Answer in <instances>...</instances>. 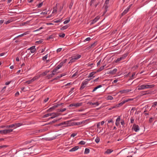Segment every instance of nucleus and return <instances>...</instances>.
<instances>
[{
    "label": "nucleus",
    "mask_w": 157,
    "mask_h": 157,
    "mask_svg": "<svg viewBox=\"0 0 157 157\" xmlns=\"http://www.w3.org/2000/svg\"><path fill=\"white\" fill-rule=\"evenodd\" d=\"M3 127H5L6 128H10L13 127H14V124H12L10 125H6V126H4Z\"/></svg>",
    "instance_id": "nucleus-19"
},
{
    "label": "nucleus",
    "mask_w": 157,
    "mask_h": 157,
    "mask_svg": "<svg viewBox=\"0 0 157 157\" xmlns=\"http://www.w3.org/2000/svg\"><path fill=\"white\" fill-rule=\"evenodd\" d=\"M78 75V72H76L75 73L72 75V78H73V77H75V76L76 75Z\"/></svg>",
    "instance_id": "nucleus-62"
},
{
    "label": "nucleus",
    "mask_w": 157,
    "mask_h": 157,
    "mask_svg": "<svg viewBox=\"0 0 157 157\" xmlns=\"http://www.w3.org/2000/svg\"><path fill=\"white\" fill-rule=\"evenodd\" d=\"M63 6H64V4L62 6H61L60 7L59 9V10L60 12L61 11V10H62V9L63 7Z\"/></svg>",
    "instance_id": "nucleus-60"
},
{
    "label": "nucleus",
    "mask_w": 157,
    "mask_h": 157,
    "mask_svg": "<svg viewBox=\"0 0 157 157\" xmlns=\"http://www.w3.org/2000/svg\"><path fill=\"white\" fill-rule=\"evenodd\" d=\"M113 99V97L111 96L108 95L107 97V99H108V100H112Z\"/></svg>",
    "instance_id": "nucleus-38"
},
{
    "label": "nucleus",
    "mask_w": 157,
    "mask_h": 157,
    "mask_svg": "<svg viewBox=\"0 0 157 157\" xmlns=\"http://www.w3.org/2000/svg\"><path fill=\"white\" fill-rule=\"evenodd\" d=\"M49 72V71H46L43 73H41L40 75V77L44 76L46 75Z\"/></svg>",
    "instance_id": "nucleus-9"
},
{
    "label": "nucleus",
    "mask_w": 157,
    "mask_h": 157,
    "mask_svg": "<svg viewBox=\"0 0 157 157\" xmlns=\"http://www.w3.org/2000/svg\"><path fill=\"white\" fill-rule=\"evenodd\" d=\"M128 56V54L125 53L124 54L123 56H122L121 57H122L123 58V59H124L126 57Z\"/></svg>",
    "instance_id": "nucleus-53"
},
{
    "label": "nucleus",
    "mask_w": 157,
    "mask_h": 157,
    "mask_svg": "<svg viewBox=\"0 0 157 157\" xmlns=\"http://www.w3.org/2000/svg\"><path fill=\"white\" fill-rule=\"evenodd\" d=\"M129 11V10L127 8L122 13L121 16H123L125 15Z\"/></svg>",
    "instance_id": "nucleus-22"
},
{
    "label": "nucleus",
    "mask_w": 157,
    "mask_h": 157,
    "mask_svg": "<svg viewBox=\"0 0 157 157\" xmlns=\"http://www.w3.org/2000/svg\"><path fill=\"white\" fill-rule=\"evenodd\" d=\"M155 86V85H146V89L147 88H152Z\"/></svg>",
    "instance_id": "nucleus-21"
},
{
    "label": "nucleus",
    "mask_w": 157,
    "mask_h": 157,
    "mask_svg": "<svg viewBox=\"0 0 157 157\" xmlns=\"http://www.w3.org/2000/svg\"><path fill=\"white\" fill-rule=\"evenodd\" d=\"M123 59V58L121 57L119 58H118L115 61V62L116 63H118V62Z\"/></svg>",
    "instance_id": "nucleus-27"
},
{
    "label": "nucleus",
    "mask_w": 157,
    "mask_h": 157,
    "mask_svg": "<svg viewBox=\"0 0 157 157\" xmlns=\"http://www.w3.org/2000/svg\"><path fill=\"white\" fill-rule=\"evenodd\" d=\"M63 104V103H61L60 104H56L50 108L48 109L47 110V111L48 112H51L52 111V110L54 109L55 108L57 107L58 106L62 105Z\"/></svg>",
    "instance_id": "nucleus-1"
},
{
    "label": "nucleus",
    "mask_w": 157,
    "mask_h": 157,
    "mask_svg": "<svg viewBox=\"0 0 157 157\" xmlns=\"http://www.w3.org/2000/svg\"><path fill=\"white\" fill-rule=\"evenodd\" d=\"M121 125H124V120L122 119L121 120Z\"/></svg>",
    "instance_id": "nucleus-64"
},
{
    "label": "nucleus",
    "mask_w": 157,
    "mask_h": 157,
    "mask_svg": "<svg viewBox=\"0 0 157 157\" xmlns=\"http://www.w3.org/2000/svg\"><path fill=\"white\" fill-rule=\"evenodd\" d=\"M152 92L150 91H142L141 92L140 94L141 95H145L148 94H151Z\"/></svg>",
    "instance_id": "nucleus-4"
},
{
    "label": "nucleus",
    "mask_w": 157,
    "mask_h": 157,
    "mask_svg": "<svg viewBox=\"0 0 157 157\" xmlns=\"http://www.w3.org/2000/svg\"><path fill=\"white\" fill-rule=\"evenodd\" d=\"M63 63H60L57 66V68H59V69L63 66Z\"/></svg>",
    "instance_id": "nucleus-39"
},
{
    "label": "nucleus",
    "mask_w": 157,
    "mask_h": 157,
    "mask_svg": "<svg viewBox=\"0 0 157 157\" xmlns=\"http://www.w3.org/2000/svg\"><path fill=\"white\" fill-rule=\"evenodd\" d=\"M105 66V65H104L103 66H101V67L98 69L96 72H100L102 70L104 69V67Z\"/></svg>",
    "instance_id": "nucleus-23"
},
{
    "label": "nucleus",
    "mask_w": 157,
    "mask_h": 157,
    "mask_svg": "<svg viewBox=\"0 0 157 157\" xmlns=\"http://www.w3.org/2000/svg\"><path fill=\"white\" fill-rule=\"evenodd\" d=\"M85 87V85L83 83H82L81 86L80 88V90H83Z\"/></svg>",
    "instance_id": "nucleus-35"
},
{
    "label": "nucleus",
    "mask_w": 157,
    "mask_h": 157,
    "mask_svg": "<svg viewBox=\"0 0 157 157\" xmlns=\"http://www.w3.org/2000/svg\"><path fill=\"white\" fill-rule=\"evenodd\" d=\"M131 123L132 124L134 122V118L133 117H132L130 119Z\"/></svg>",
    "instance_id": "nucleus-48"
},
{
    "label": "nucleus",
    "mask_w": 157,
    "mask_h": 157,
    "mask_svg": "<svg viewBox=\"0 0 157 157\" xmlns=\"http://www.w3.org/2000/svg\"><path fill=\"white\" fill-rule=\"evenodd\" d=\"M47 14V11H45V12H42L40 13V14L41 15H46Z\"/></svg>",
    "instance_id": "nucleus-58"
},
{
    "label": "nucleus",
    "mask_w": 157,
    "mask_h": 157,
    "mask_svg": "<svg viewBox=\"0 0 157 157\" xmlns=\"http://www.w3.org/2000/svg\"><path fill=\"white\" fill-rule=\"evenodd\" d=\"M97 44V42H95L93 43L90 46H89L88 47L89 48H94Z\"/></svg>",
    "instance_id": "nucleus-13"
},
{
    "label": "nucleus",
    "mask_w": 157,
    "mask_h": 157,
    "mask_svg": "<svg viewBox=\"0 0 157 157\" xmlns=\"http://www.w3.org/2000/svg\"><path fill=\"white\" fill-rule=\"evenodd\" d=\"M70 21V18H69V19L65 21L63 23L64 24H66L68 23Z\"/></svg>",
    "instance_id": "nucleus-44"
},
{
    "label": "nucleus",
    "mask_w": 157,
    "mask_h": 157,
    "mask_svg": "<svg viewBox=\"0 0 157 157\" xmlns=\"http://www.w3.org/2000/svg\"><path fill=\"white\" fill-rule=\"evenodd\" d=\"M43 28L42 27H40V28H39V29H38L35 30L33 31V32H36V31H39L40 30V29H43Z\"/></svg>",
    "instance_id": "nucleus-51"
},
{
    "label": "nucleus",
    "mask_w": 157,
    "mask_h": 157,
    "mask_svg": "<svg viewBox=\"0 0 157 157\" xmlns=\"http://www.w3.org/2000/svg\"><path fill=\"white\" fill-rule=\"evenodd\" d=\"M99 3H100L99 1H98V2H96L95 4L94 5L95 7H96L98 6V5L99 4Z\"/></svg>",
    "instance_id": "nucleus-52"
},
{
    "label": "nucleus",
    "mask_w": 157,
    "mask_h": 157,
    "mask_svg": "<svg viewBox=\"0 0 157 157\" xmlns=\"http://www.w3.org/2000/svg\"><path fill=\"white\" fill-rule=\"evenodd\" d=\"M14 127L16 128L17 127H19L22 125V124L20 123H17L14 124Z\"/></svg>",
    "instance_id": "nucleus-17"
},
{
    "label": "nucleus",
    "mask_w": 157,
    "mask_h": 157,
    "mask_svg": "<svg viewBox=\"0 0 157 157\" xmlns=\"http://www.w3.org/2000/svg\"><path fill=\"white\" fill-rule=\"evenodd\" d=\"M92 105L98 106L99 105V103L98 102L94 103H92Z\"/></svg>",
    "instance_id": "nucleus-63"
},
{
    "label": "nucleus",
    "mask_w": 157,
    "mask_h": 157,
    "mask_svg": "<svg viewBox=\"0 0 157 157\" xmlns=\"http://www.w3.org/2000/svg\"><path fill=\"white\" fill-rule=\"evenodd\" d=\"M65 36V34L64 33L62 34H59V36L63 38Z\"/></svg>",
    "instance_id": "nucleus-45"
},
{
    "label": "nucleus",
    "mask_w": 157,
    "mask_h": 157,
    "mask_svg": "<svg viewBox=\"0 0 157 157\" xmlns=\"http://www.w3.org/2000/svg\"><path fill=\"white\" fill-rule=\"evenodd\" d=\"M153 118L152 117H151L150 118L149 120V123H151L153 121Z\"/></svg>",
    "instance_id": "nucleus-49"
},
{
    "label": "nucleus",
    "mask_w": 157,
    "mask_h": 157,
    "mask_svg": "<svg viewBox=\"0 0 157 157\" xmlns=\"http://www.w3.org/2000/svg\"><path fill=\"white\" fill-rule=\"evenodd\" d=\"M48 128H44V129H41L40 130H39V131H41V132H44V131H47L48 130Z\"/></svg>",
    "instance_id": "nucleus-54"
},
{
    "label": "nucleus",
    "mask_w": 157,
    "mask_h": 157,
    "mask_svg": "<svg viewBox=\"0 0 157 157\" xmlns=\"http://www.w3.org/2000/svg\"><path fill=\"white\" fill-rule=\"evenodd\" d=\"M96 0H91L90 3V6H92L94 4V3L96 1Z\"/></svg>",
    "instance_id": "nucleus-34"
},
{
    "label": "nucleus",
    "mask_w": 157,
    "mask_h": 157,
    "mask_svg": "<svg viewBox=\"0 0 157 157\" xmlns=\"http://www.w3.org/2000/svg\"><path fill=\"white\" fill-rule=\"evenodd\" d=\"M43 2H42L41 3H40L38 5H37V6L38 8H39L41 7L43 5Z\"/></svg>",
    "instance_id": "nucleus-42"
},
{
    "label": "nucleus",
    "mask_w": 157,
    "mask_h": 157,
    "mask_svg": "<svg viewBox=\"0 0 157 157\" xmlns=\"http://www.w3.org/2000/svg\"><path fill=\"white\" fill-rule=\"evenodd\" d=\"M62 18L60 19H59L58 20H57L55 21V22L57 23H58L59 22H60L62 21Z\"/></svg>",
    "instance_id": "nucleus-56"
},
{
    "label": "nucleus",
    "mask_w": 157,
    "mask_h": 157,
    "mask_svg": "<svg viewBox=\"0 0 157 157\" xmlns=\"http://www.w3.org/2000/svg\"><path fill=\"white\" fill-rule=\"evenodd\" d=\"M43 42V40L41 39V40H40L38 41H36V43L37 44H40L41 43H42V42Z\"/></svg>",
    "instance_id": "nucleus-40"
},
{
    "label": "nucleus",
    "mask_w": 157,
    "mask_h": 157,
    "mask_svg": "<svg viewBox=\"0 0 157 157\" xmlns=\"http://www.w3.org/2000/svg\"><path fill=\"white\" fill-rule=\"evenodd\" d=\"M62 49V48H60L58 49L57 50V52H61V51Z\"/></svg>",
    "instance_id": "nucleus-59"
},
{
    "label": "nucleus",
    "mask_w": 157,
    "mask_h": 157,
    "mask_svg": "<svg viewBox=\"0 0 157 157\" xmlns=\"http://www.w3.org/2000/svg\"><path fill=\"white\" fill-rule=\"evenodd\" d=\"M132 128L136 132L138 131L140 129L139 126L137 125H136L135 124H133Z\"/></svg>",
    "instance_id": "nucleus-3"
},
{
    "label": "nucleus",
    "mask_w": 157,
    "mask_h": 157,
    "mask_svg": "<svg viewBox=\"0 0 157 157\" xmlns=\"http://www.w3.org/2000/svg\"><path fill=\"white\" fill-rule=\"evenodd\" d=\"M73 2L71 1V2L70 3V4L69 6V8L70 9H71V8L73 6Z\"/></svg>",
    "instance_id": "nucleus-36"
},
{
    "label": "nucleus",
    "mask_w": 157,
    "mask_h": 157,
    "mask_svg": "<svg viewBox=\"0 0 157 157\" xmlns=\"http://www.w3.org/2000/svg\"><path fill=\"white\" fill-rule=\"evenodd\" d=\"M131 90H120L119 91V92H120L121 94H123V93H127L130 91Z\"/></svg>",
    "instance_id": "nucleus-12"
},
{
    "label": "nucleus",
    "mask_w": 157,
    "mask_h": 157,
    "mask_svg": "<svg viewBox=\"0 0 157 157\" xmlns=\"http://www.w3.org/2000/svg\"><path fill=\"white\" fill-rule=\"evenodd\" d=\"M86 143V142L83 141H81L79 142L78 143L79 144L81 145H84Z\"/></svg>",
    "instance_id": "nucleus-41"
},
{
    "label": "nucleus",
    "mask_w": 157,
    "mask_h": 157,
    "mask_svg": "<svg viewBox=\"0 0 157 157\" xmlns=\"http://www.w3.org/2000/svg\"><path fill=\"white\" fill-rule=\"evenodd\" d=\"M103 6L105 7V11L104 13V14L107 11L108 6L107 5L105 4H104Z\"/></svg>",
    "instance_id": "nucleus-20"
},
{
    "label": "nucleus",
    "mask_w": 157,
    "mask_h": 157,
    "mask_svg": "<svg viewBox=\"0 0 157 157\" xmlns=\"http://www.w3.org/2000/svg\"><path fill=\"white\" fill-rule=\"evenodd\" d=\"M96 73V71H93L90 73L88 76V77L90 78L93 76V78H94L95 77V76H93V75H95Z\"/></svg>",
    "instance_id": "nucleus-11"
},
{
    "label": "nucleus",
    "mask_w": 157,
    "mask_h": 157,
    "mask_svg": "<svg viewBox=\"0 0 157 157\" xmlns=\"http://www.w3.org/2000/svg\"><path fill=\"white\" fill-rule=\"evenodd\" d=\"M34 81V78H33L32 79L29 80L25 82V83H27V84H31L32 82Z\"/></svg>",
    "instance_id": "nucleus-15"
},
{
    "label": "nucleus",
    "mask_w": 157,
    "mask_h": 157,
    "mask_svg": "<svg viewBox=\"0 0 157 157\" xmlns=\"http://www.w3.org/2000/svg\"><path fill=\"white\" fill-rule=\"evenodd\" d=\"M66 110V108H63V109H57V112H63L65 111Z\"/></svg>",
    "instance_id": "nucleus-25"
},
{
    "label": "nucleus",
    "mask_w": 157,
    "mask_h": 157,
    "mask_svg": "<svg viewBox=\"0 0 157 157\" xmlns=\"http://www.w3.org/2000/svg\"><path fill=\"white\" fill-rule=\"evenodd\" d=\"M146 89V85H142L140 86H139V87L138 88V90H143Z\"/></svg>",
    "instance_id": "nucleus-6"
},
{
    "label": "nucleus",
    "mask_w": 157,
    "mask_h": 157,
    "mask_svg": "<svg viewBox=\"0 0 157 157\" xmlns=\"http://www.w3.org/2000/svg\"><path fill=\"white\" fill-rule=\"evenodd\" d=\"M113 151L111 150L110 149H108L105 152V153L107 154H109L110 153Z\"/></svg>",
    "instance_id": "nucleus-32"
},
{
    "label": "nucleus",
    "mask_w": 157,
    "mask_h": 157,
    "mask_svg": "<svg viewBox=\"0 0 157 157\" xmlns=\"http://www.w3.org/2000/svg\"><path fill=\"white\" fill-rule=\"evenodd\" d=\"M47 57H48L47 55L43 57V58H42L43 60H46L47 59Z\"/></svg>",
    "instance_id": "nucleus-57"
},
{
    "label": "nucleus",
    "mask_w": 157,
    "mask_h": 157,
    "mask_svg": "<svg viewBox=\"0 0 157 157\" xmlns=\"http://www.w3.org/2000/svg\"><path fill=\"white\" fill-rule=\"evenodd\" d=\"M63 122L65 123L63 124L64 126H62L63 127H64L67 126H68V124H69V121H64Z\"/></svg>",
    "instance_id": "nucleus-28"
},
{
    "label": "nucleus",
    "mask_w": 157,
    "mask_h": 157,
    "mask_svg": "<svg viewBox=\"0 0 157 157\" xmlns=\"http://www.w3.org/2000/svg\"><path fill=\"white\" fill-rule=\"evenodd\" d=\"M125 103V102L124 100L121 103L117 104L115 106H114L113 108H117L122 106Z\"/></svg>",
    "instance_id": "nucleus-5"
},
{
    "label": "nucleus",
    "mask_w": 157,
    "mask_h": 157,
    "mask_svg": "<svg viewBox=\"0 0 157 157\" xmlns=\"http://www.w3.org/2000/svg\"><path fill=\"white\" fill-rule=\"evenodd\" d=\"M90 152V149L88 148H86L85 149L84 154H87L89 153Z\"/></svg>",
    "instance_id": "nucleus-30"
},
{
    "label": "nucleus",
    "mask_w": 157,
    "mask_h": 157,
    "mask_svg": "<svg viewBox=\"0 0 157 157\" xmlns=\"http://www.w3.org/2000/svg\"><path fill=\"white\" fill-rule=\"evenodd\" d=\"M82 83H83L85 85H86L88 82L86 80H85Z\"/></svg>",
    "instance_id": "nucleus-61"
},
{
    "label": "nucleus",
    "mask_w": 157,
    "mask_h": 157,
    "mask_svg": "<svg viewBox=\"0 0 157 157\" xmlns=\"http://www.w3.org/2000/svg\"><path fill=\"white\" fill-rule=\"evenodd\" d=\"M80 124H81L80 122L74 123V125H79Z\"/></svg>",
    "instance_id": "nucleus-46"
},
{
    "label": "nucleus",
    "mask_w": 157,
    "mask_h": 157,
    "mask_svg": "<svg viewBox=\"0 0 157 157\" xmlns=\"http://www.w3.org/2000/svg\"><path fill=\"white\" fill-rule=\"evenodd\" d=\"M52 113H47L43 116V117H46L49 116H51L52 115Z\"/></svg>",
    "instance_id": "nucleus-24"
},
{
    "label": "nucleus",
    "mask_w": 157,
    "mask_h": 157,
    "mask_svg": "<svg viewBox=\"0 0 157 157\" xmlns=\"http://www.w3.org/2000/svg\"><path fill=\"white\" fill-rule=\"evenodd\" d=\"M79 148L78 146H75V147H73L72 149H71L70 151H74L77 150Z\"/></svg>",
    "instance_id": "nucleus-8"
},
{
    "label": "nucleus",
    "mask_w": 157,
    "mask_h": 157,
    "mask_svg": "<svg viewBox=\"0 0 157 157\" xmlns=\"http://www.w3.org/2000/svg\"><path fill=\"white\" fill-rule=\"evenodd\" d=\"M151 144H152L153 145L157 144V141L151 143Z\"/></svg>",
    "instance_id": "nucleus-55"
},
{
    "label": "nucleus",
    "mask_w": 157,
    "mask_h": 157,
    "mask_svg": "<svg viewBox=\"0 0 157 157\" xmlns=\"http://www.w3.org/2000/svg\"><path fill=\"white\" fill-rule=\"evenodd\" d=\"M82 105V103H77L76 104H75V106L76 107H78L79 106H81Z\"/></svg>",
    "instance_id": "nucleus-33"
},
{
    "label": "nucleus",
    "mask_w": 157,
    "mask_h": 157,
    "mask_svg": "<svg viewBox=\"0 0 157 157\" xmlns=\"http://www.w3.org/2000/svg\"><path fill=\"white\" fill-rule=\"evenodd\" d=\"M36 50V49L35 48V46H33L31 47L30 52L32 53H33Z\"/></svg>",
    "instance_id": "nucleus-16"
},
{
    "label": "nucleus",
    "mask_w": 157,
    "mask_h": 157,
    "mask_svg": "<svg viewBox=\"0 0 157 157\" xmlns=\"http://www.w3.org/2000/svg\"><path fill=\"white\" fill-rule=\"evenodd\" d=\"M56 36L55 35H51L49 36L48 37H47L46 39L47 40H48L51 39H53Z\"/></svg>",
    "instance_id": "nucleus-18"
},
{
    "label": "nucleus",
    "mask_w": 157,
    "mask_h": 157,
    "mask_svg": "<svg viewBox=\"0 0 157 157\" xmlns=\"http://www.w3.org/2000/svg\"><path fill=\"white\" fill-rule=\"evenodd\" d=\"M6 134L9 133L10 132H11L13 131V129H6Z\"/></svg>",
    "instance_id": "nucleus-37"
},
{
    "label": "nucleus",
    "mask_w": 157,
    "mask_h": 157,
    "mask_svg": "<svg viewBox=\"0 0 157 157\" xmlns=\"http://www.w3.org/2000/svg\"><path fill=\"white\" fill-rule=\"evenodd\" d=\"M81 56L80 55H77L76 56H75L74 58H72V59L70 60L68 63H72L74 62L75 61V60L79 59L81 57Z\"/></svg>",
    "instance_id": "nucleus-2"
},
{
    "label": "nucleus",
    "mask_w": 157,
    "mask_h": 157,
    "mask_svg": "<svg viewBox=\"0 0 157 157\" xmlns=\"http://www.w3.org/2000/svg\"><path fill=\"white\" fill-rule=\"evenodd\" d=\"M65 123L63 122H62L59 124H56L55 125V126H63V125L64 126L63 124H65Z\"/></svg>",
    "instance_id": "nucleus-31"
},
{
    "label": "nucleus",
    "mask_w": 157,
    "mask_h": 157,
    "mask_svg": "<svg viewBox=\"0 0 157 157\" xmlns=\"http://www.w3.org/2000/svg\"><path fill=\"white\" fill-rule=\"evenodd\" d=\"M100 141V139L99 137H97L95 140V141L97 143L99 142Z\"/></svg>",
    "instance_id": "nucleus-43"
},
{
    "label": "nucleus",
    "mask_w": 157,
    "mask_h": 157,
    "mask_svg": "<svg viewBox=\"0 0 157 157\" xmlns=\"http://www.w3.org/2000/svg\"><path fill=\"white\" fill-rule=\"evenodd\" d=\"M8 147V146L7 145H3L0 146V149L2 148L3 147Z\"/></svg>",
    "instance_id": "nucleus-47"
},
{
    "label": "nucleus",
    "mask_w": 157,
    "mask_h": 157,
    "mask_svg": "<svg viewBox=\"0 0 157 157\" xmlns=\"http://www.w3.org/2000/svg\"><path fill=\"white\" fill-rule=\"evenodd\" d=\"M55 75V73L53 72L52 71V74L49 75H48L47 76L46 78H47L48 79H50L52 77H53V76L54 75Z\"/></svg>",
    "instance_id": "nucleus-7"
},
{
    "label": "nucleus",
    "mask_w": 157,
    "mask_h": 157,
    "mask_svg": "<svg viewBox=\"0 0 157 157\" xmlns=\"http://www.w3.org/2000/svg\"><path fill=\"white\" fill-rule=\"evenodd\" d=\"M133 100V99L132 98H130V99H128L127 100H125L124 101H125V102H127L129 101H132Z\"/></svg>",
    "instance_id": "nucleus-50"
},
{
    "label": "nucleus",
    "mask_w": 157,
    "mask_h": 157,
    "mask_svg": "<svg viewBox=\"0 0 157 157\" xmlns=\"http://www.w3.org/2000/svg\"><path fill=\"white\" fill-rule=\"evenodd\" d=\"M117 70L116 68H115L112 71H111L109 73L111 74L112 75H114L115 74L116 72L117 71Z\"/></svg>",
    "instance_id": "nucleus-14"
},
{
    "label": "nucleus",
    "mask_w": 157,
    "mask_h": 157,
    "mask_svg": "<svg viewBox=\"0 0 157 157\" xmlns=\"http://www.w3.org/2000/svg\"><path fill=\"white\" fill-rule=\"evenodd\" d=\"M99 19V16H97L94 19L92 22L91 23V25L95 23Z\"/></svg>",
    "instance_id": "nucleus-10"
},
{
    "label": "nucleus",
    "mask_w": 157,
    "mask_h": 157,
    "mask_svg": "<svg viewBox=\"0 0 157 157\" xmlns=\"http://www.w3.org/2000/svg\"><path fill=\"white\" fill-rule=\"evenodd\" d=\"M53 113L52 115L51 116H52V117H55L59 115V114L58 113Z\"/></svg>",
    "instance_id": "nucleus-29"
},
{
    "label": "nucleus",
    "mask_w": 157,
    "mask_h": 157,
    "mask_svg": "<svg viewBox=\"0 0 157 157\" xmlns=\"http://www.w3.org/2000/svg\"><path fill=\"white\" fill-rule=\"evenodd\" d=\"M68 26L67 25H66L65 26H63V27H62L61 29H60L62 30H65L68 27Z\"/></svg>",
    "instance_id": "nucleus-26"
}]
</instances>
